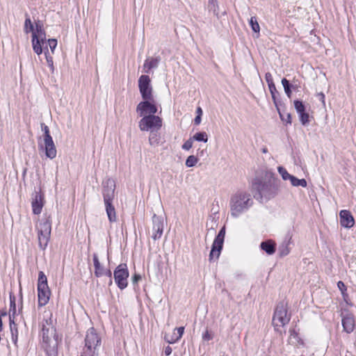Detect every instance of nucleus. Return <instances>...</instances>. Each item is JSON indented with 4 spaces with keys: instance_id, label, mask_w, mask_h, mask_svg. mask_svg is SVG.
Returning a JSON list of instances; mask_svg holds the SVG:
<instances>
[{
    "instance_id": "obj_1",
    "label": "nucleus",
    "mask_w": 356,
    "mask_h": 356,
    "mask_svg": "<svg viewBox=\"0 0 356 356\" xmlns=\"http://www.w3.org/2000/svg\"><path fill=\"white\" fill-rule=\"evenodd\" d=\"M281 184V180L275 177L273 174L267 181H262L258 178L254 179L252 184L254 197L260 200L263 197L267 200L275 197L280 191Z\"/></svg>"
},
{
    "instance_id": "obj_2",
    "label": "nucleus",
    "mask_w": 356,
    "mask_h": 356,
    "mask_svg": "<svg viewBox=\"0 0 356 356\" xmlns=\"http://www.w3.org/2000/svg\"><path fill=\"white\" fill-rule=\"evenodd\" d=\"M253 204L250 195L246 192L239 191L231 197L229 205L232 216L236 218L248 211Z\"/></svg>"
},
{
    "instance_id": "obj_3",
    "label": "nucleus",
    "mask_w": 356,
    "mask_h": 356,
    "mask_svg": "<svg viewBox=\"0 0 356 356\" xmlns=\"http://www.w3.org/2000/svg\"><path fill=\"white\" fill-rule=\"evenodd\" d=\"M115 183L113 179L108 178L103 182L102 195L106 214L111 222H115L117 220L115 209L112 203L115 197Z\"/></svg>"
},
{
    "instance_id": "obj_4",
    "label": "nucleus",
    "mask_w": 356,
    "mask_h": 356,
    "mask_svg": "<svg viewBox=\"0 0 356 356\" xmlns=\"http://www.w3.org/2000/svg\"><path fill=\"white\" fill-rule=\"evenodd\" d=\"M291 316L288 313V302L286 300L280 301L275 306L273 316L272 324L275 332L282 334L280 327H284L287 325Z\"/></svg>"
},
{
    "instance_id": "obj_5",
    "label": "nucleus",
    "mask_w": 356,
    "mask_h": 356,
    "mask_svg": "<svg viewBox=\"0 0 356 356\" xmlns=\"http://www.w3.org/2000/svg\"><path fill=\"white\" fill-rule=\"evenodd\" d=\"M84 341L86 353L89 356H97L102 345V338L93 327L87 330Z\"/></svg>"
},
{
    "instance_id": "obj_6",
    "label": "nucleus",
    "mask_w": 356,
    "mask_h": 356,
    "mask_svg": "<svg viewBox=\"0 0 356 356\" xmlns=\"http://www.w3.org/2000/svg\"><path fill=\"white\" fill-rule=\"evenodd\" d=\"M51 291L48 286L47 278L42 271H39L38 280V304L39 307L48 303Z\"/></svg>"
},
{
    "instance_id": "obj_7",
    "label": "nucleus",
    "mask_w": 356,
    "mask_h": 356,
    "mask_svg": "<svg viewBox=\"0 0 356 356\" xmlns=\"http://www.w3.org/2000/svg\"><path fill=\"white\" fill-rule=\"evenodd\" d=\"M51 231V220L48 216L44 222L40 223V229L38 230V245L40 249L45 250L50 239Z\"/></svg>"
},
{
    "instance_id": "obj_8",
    "label": "nucleus",
    "mask_w": 356,
    "mask_h": 356,
    "mask_svg": "<svg viewBox=\"0 0 356 356\" xmlns=\"http://www.w3.org/2000/svg\"><path fill=\"white\" fill-rule=\"evenodd\" d=\"M138 126L141 131H157L162 127V119L158 115H147L139 121Z\"/></svg>"
},
{
    "instance_id": "obj_9",
    "label": "nucleus",
    "mask_w": 356,
    "mask_h": 356,
    "mask_svg": "<svg viewBox=\"0 0 356 356\" xmlns=\"http://www.w3.org/2000/svg\"><path fill=\"white\" fill-rule=\"evenodd\" d=\"M129 275V273L126 264H120L115 268L113 272V277L115 282L120 289L123 290L127 288L128 285L127 279Z\"/></svg>"
},
{
    "instance_id": "obj_10",
    "label": "nucleus",
    "mask_w": 356,
    "mask_h": 356,
    "mask_svg": "<svg viewBox=\"0 0 356 356\" xmlns=\"http://www.w3.org/2000/svg\"><path fill=\"white\" fill-rule=\"evenodd\" d=\"M136 106V112L140 117L147 116V115H155L157 113L158 108L156 102L154 99H143Z\"/></svg>"
},
{
    "instance_id": "obj_11",
    "label": "nucleus",
    "mask_w": 356,
    "mask_h": 356,
    "mask_svg": "<svg viewBox=\"0 0 356 356\" xmlns=\"http://www.w3.org/2000/svg\"><path fill=\"white\" fill-rule=\"evenodd\" d=\"M138 88L143 99H152L153 88L148 75H141L139 77Z\"/></svg>"
},
{
    "instance_id": "obj_12",
    "label": "nucleus",
    "mask_w": 356,
    "mask_h": 356,
    "mask_svg": "<svg viewBox=\"0 0 356 356\" xmlns=\"http://www.w3.org/2000/svg\"><path fill=\"white\" fill-rule=\"evenodd\" d=\"M152 238L154 241L159 239L163 232L164 219L162 216L154 214L152 216Z\"/></svg>"
},
{
    "instance_id": "obj_13",
    "label": "nucleus",
    "mask_w": 356,
    "mask_h": 356,
    "mask_svg": "<svg viewBox=\"0 0 356 356\" xmlns=\"http://www.w3.org/2000/svg\"><path fill=\"white\" fill-rule=\"evenodd\" d=\"M224 239L225 238L223 237H220L219 236H216L209 254V259L210 261H212L214 259H218L223 247Z\"/></svg>"
},
{
    "instance_id": "obj_14",
    "label": "nucleus",
    "mask_w": 356,
    "mask_h": 356,
    "mask_svg": "<svg viewBox=\"0 0 356 356\" xmlns=\"http://www.w3.org/2000/svg\"><path fill=\"white\" fill-rule=\"evenodd\" d=\"M294 107L299 115L300 120L303 125H306L309 122V113L305 111V106L301 100L294 101Z\"/></svg>"
},
{
    "instance_id": "obj_15",
    "label": "nucleus",
    "mask_w": 356,
    "mask_h": 356,
    "mask_svg": "<svg viewBox=\"0 0 356 356\" xmlns=\"http://www.w3.org/2000/svg\"><path fill=\"white\" fill-rule=\"evenodd\" d=\"M340 225L346 228H351L355 224V220L351 213L348 210H341L339 213Z\"/></svg>"
},
{
    "instance_id": "obj_16",
    "label": "nucleus",
    "mask_w": 356,
    "mask_h": 356,
    "mask_svg": "<svg viewBox=\"0 0 356 356\" xmlns=\"http://www.w3.org/2000/svg\"><path fill=\"white\" fill-rule=\"evenodd\" d=\"M40 148L44 149L45 156L47 158L53 159L56 156L57 151L52 138L44 140V147L41 145Z\"/></svg>"
},
{
    "instance_id": "obj_17",
    "label": "nucleus",
    "mask_w": 356,
    "mask_h": 356,
    "mask_svg": "<svg viewBox=\"0 0 356 356\" xmlns=\"http://www.w3.org/2000/svg\"><path fill=\"white\" fill-rule=\"evenodd\" d=\"M44 205V197L40 192H35L32 201L33 213L38 215L41 213Z\"/></svg>"
},
{
    "instance_id": "obj_18",
    "label": "nucleus",
    "mask_w": 356,
    "mask_h": 356,
    "mask_svg": "<svg viewBox=\"0 0 356 356\" xmlns=\"http://www.w3.org/2000/svg\"><path fill=\"white\" fill-rule=\"evenodd\" d=\"M342 326L343 331L351 333L355 329V319L352 314H347L342 318Z\"/></svg>"
},
{
    "instance_id": "obj_19",
    "label": "nucleus",
    "mask_w": 356,
    "mask_h": 356,
    "mask_svg": "<svg viewBox=\"0 0 356 356\" xmlns=\"http://www.w3.org/2000/svg\"><path fill=\"white\" fill-rule=\"evenodd\" d=\"M46 43V40H41L38 34L33 32L32 34V46L35 54L40 55L42 53V46Z\"/></svg>"
},
{
    "instance_id": "obj_20",
    "label": "nucleus",
    "mask_w": 356,
    "mask_h": 356,
    "mask_svg": "<svg viewBox=\"0 0 356 356\" xmlns=\"http://www.w3.org/2000/svg\"><path fill=\"white\" fill-rule=\"evenodd\" d=\"M161 61L160 56L154 58H148L145 60L143 65V70L145 73H149L152 69L158 67L159 64Z\"/></svg>"
},
{
    "instance_id": "obj_21",
    "label": "nucleus",
    "mask_w": 356,
    "mask_h": 356,
    "mask_svg": "<svg viewBox=\"0 0 356 356\" xmlns=\"http://www.w3.org/2000/svg\"><path fill=\"white\" fill-rule=\"evenodd\" d=\"M282 84L284 87V92L289 98H291L292 95V90H298L299 85L296 84L295 81L290 83L286 78L282 79Z\"/></svg>"
},
{
    "instance_id": "obj_22",
    "label": "nucleus",
    "mask_w": 356,
    "mask_h": 356,
    "mask_svg": "<svg viewBox=\"0 0 356 356\" xmlns=\"http://www.w3.org/2000/svg\"><path fill=\"white\" fill-rule=\"evenodd\" d=\"M260 248L266 254L271 255L275 252L276 243L272 240H266L261 243Z\"/></svg>"
},
{
    "instance_id": "obj_23",
    "label": "nucleus",
    "mask_w": 356,
    "mask_h": 356,
    "mask_svg": "<svg viewBox=\"0 0 356 356\" xmlns=\"http://www.w3.org/2000/svg\"><path fill=\"white\" fill-rule=\"evenodd\" d=\"M92 257H93V263H94V266H95V275L97 277H99L104 275V269L100 264L97 254L94 253Z\"/></svg>"
},
{
    "instance_id": "obj_24",
    "label": "nucleus",
    "mask_w": 356,
    "mask_h": 356,
    "mask_svg": "<svg viewBox=\"0 0 356 356\" xmlns=\"http://www.w3.org/2000/svg\"><path fill=\"white\" fill-rule=\"evenodd\" d=\"M10 321V330L11 332V338L13 342L16 344L18 337L17 325L14 321V318H9Z\"/></svg>"
},
{
    "instance_id": "obj_25",
    "label": "nucleus",
    "mask_w": 356,
    "mask_h": 356,
    "mask_svg": "<svg viewBox=\"0 0 356 356\" xmlns=\"http://www.w3.org/2000/svg\"><path fill=\"white\" fill-rule=\"evenodd\" d=\"M16 314V298L15 296L10 293V309H9V318H14Z\"/></svg>"
},
{
    "instance_id": "obj_26",
    "label": "nucleus",
    "mask_w": 356,
    "mask_h": 356,
    "mask_svg": "<svg viewBox=\"0 0 356 356\" xmlns=\"http://www.w3.org/2000/svg\"><path fill=\"white\" fill-rule=\"evenodd\" d=\"M289 180L291 181V185L293 186H302L305 188L307 185L305 179H298L293 175H291Z\"/></svg>"
},
{
    "instance_id": "obj_27",
    "label": "nucleus",
    "mask_w": 356,
    "mask_h": 356,
    "mask_svg": "<svg viewBox=\"0 0 356 356\" xmlns=\"http://www.w3.org/2000/svg\"><path fill=\"white\" fill-rule=\"evenodd\" d=\"M193 140L207 143L208 141V135L204 131L197 132L193 137Z\"/></svg>"
},
{
    "instance_id": "obj_28",
    "label": "nucleus",
    "mask_w": 356,
    "mask_h": 356,
    "mask_svg": "<svg viewBox=\"0 0 356 356\" xmlns=\"http://www.w3.org/2000/svg\"><path fill=\"white\" fill-rule=\"evenodd\" d=\"M208 9L210 12H213V13L218 17V4L217 0H209Z\"/></svg>"
},
{
    "instance_id": "obj_29",
    "label": "nucleus",
    "mask_w": 356,
    "mask_h": 356,
    "mask_svg": "<svg viewBox=\"0 0 356 356\" xmlns=\"http://www.w3.org/2000/svg\"><path fill=\"white\" fill-rule=\"evenodd\" d=\"M38 35V38H41V40H46V33L44 30L43 29V26L40 22L35 24V31H34Z\"/></svg>"
},
{
    "instance_id": "obj_30",
    "label": "nucleus",
    "mask_w": 356,
    "mask_h": 356,
    "mask_svg": "<svg viewBox=\"0 0 356 356\" xmlns=\"http://www.w3.org/2000/svg\"><path fill=\"white\" fill-rule=\"evenodd\" d=\"M149 142L151 145H157L159 143V136L156 130L150 131Z\"/></svg>"
},
{
    "instance_id": "obj_31",
    "label": "nucleus",
    "mask_w": 356,
    "mask_h": 356,
    "mask_svg": "<svg viewBox=\"0 0 356 356\" xmlns=\"http://www.w3.org/2000/svg\"><path fill=\"white\" fill-rule=\"evenodd\" d=\"M24 32L28 33L29 32H34V26L31 22L30 17L26 15V17L24 22Z\"/></svg>"
},
{
    "instance_id": "obj_32",
    "label": "nucleus",
    "mask_w": 356,
    "mask_h": 356,
    "mask_svg": "<svg viewBox=\"0 0 356 356\" xmlns=\"http://www.w3.org/2000/svg\"><path fill=\"white\" fill-rule=\"evenodd\" d=\"M268 88L270 90V92L272 96V99L273 101V103L276 107H277V97L276 95H279V92H277L275 83L270 84L268 86Z\"/></svg>"
},
{
    "instance_id": "obj_33",
    "label": "nucleus",
    "mask_w": 356,
    "mask_h": 356,
    "mask_svg": "<svg viewBox=\"0 0 356 356\" xmlns=\"http://www.w3.org/2000/svg\"><path fill=\"white\" fill-rule=\"evenodd\" d=\"M276 108L277 109V111L279 113V115H280V117L281 120L283 122H286V124H291V114L289 113H281L280 111L279 107L277 106Z\"/></svg>"
},
{
    "instance_id": "obj_34",
    "label": "nucleus",
    "mask_w": 356,
    "mask_h": 356,
    "mask_svg": "<svg viewBox=\"0 0 356 356\" xmlns=\"http://www.w3.org/2000/svg\"><path fill=\"white\" fill-rule=\"evenodd\" d=\"M197 162L198 159L194 155H191L186 159L185 164L187 167L192 168L195 166Z\"/></svg>"
},
{
    "instance_id": "obj_35",
    "label": "nucleus",
    "mask_w": 356,
    "mask_h": 356,
    "mask_svg": "<svg viewBox=\"0 0 356 356\" xmlns=\"http://www.w3.org/2000/svg\"><path fill=\"white\" fill-rule=\"evenodd\" d=\"M250 25L254 33H259L260 27L255 17L250 18Z\"/></svg>"
},
{
    "instance_id": "obj_36",
    "label": "nucleus",
    "mask_w": 356,
    "mask_h": 356,
    "mask_svg": "<svg viewBox=\"0 0 356 356\" xmlns=\"http://www.w3.org/2000/svg\"><path fill=\"white\" fill-rule=\"evenodd\" d=\"M277 170L284 180H289L291 175H290L284 167L279 166Z\"/></svg>"
},
{
    "instance_id": "obj_37",
    "label": "nucleus",
    "mask_w": 356,
    "mask_h": 356,
    "mask_svg": "<svg viewBox=\"0 0 356 356\" xmlns=\"http://www.w3.org/2000/svg\"><path fill=\"white\" fill-rule=\"evenodd\" d=\"M49 328L46 327L44 325H42V341L44 343H48L50 340V337L49 335Z\"/></svg>"
},
{
    "instance_id": "obj_38",
    "label": "nucleus",
    "mask_w": 356,
    "mask_h": 356,
    "mask_svg": "<svg viewBox=\"0 0 356 356\" xmlns=\"http://www.w3.org/2000/svg\"><path fill=\"white\" fill-rule=\"evenodd\" d=\"M40 126L42 131L44 132V140L52 138V137L50 135L49 127L44 123H41Z\"/></svg>"
},
{
    "instance_id": "obj_39",
    "label": "nucleus",
    "mask_w": 356,
    "mask_h": 356,
    "mask_svg": "<svg viewBox=\"0 0 356 356\" xmlns=\"http://www.w3.org/2000/svg\"><path fill=\"white\" fill-rule=\"evenodd\" d=\"M289 332L291 338L295 339L298 344H303L302 340L300 338L298 333L296 332L294 329L290 330Z\"/></svg>"
},
{
    "instance_id": "obj_40",
    "label": "nucleus",
    "mask_w": 356,
    "mask_h": 356,
    "mask_svg": "<svg viewBox=\"0 0 356 356\" xmlns=\"http://www.w3.org/2000/svg\"><path fill=\"white\" fill-rule=\"evenodd\" d=\"M279 253L281 257H284L289 253V249L287 245L282 244L279 248Z\"/></svg>"
},
{
    "instance_id": "obj_41",
    "label": "nucleus",
    "mask_w": 356,
    "mask_h": 356,
    "mask_svg": "<svg viewBox=\"0 0 356 356\" xmlns=\"http://www.w3.org/2000/svg\"><path fill=\"white\" fill-rule=\"evenodd\" d=\"M177 332L179 334V336L175 339H173L172 341H170V340H168V339H167L165 338V340L167 341V342H168L169 343H175L177 341H178L182 337V335H183V334L184 332V327H177Z\"/></svg>"
},
{
    "instance_id": "obj_42",
    "label": "nucleus",
    "mask_w": 356,
    "mask_h": 356,
    "mask_svg": "<svg viewBox=\"0 0 356 356\" xmlns=\"http://www.w3.org/2000/svg\"><path fill=\"white\" fill-rule=\"evenodd\" d=\"M337 286L339 289L341 291L345 301H346V296H347V294H345V291H346V286L345 284L342 281H339L337 282Z\"/></svg>"
},
{
    "instance_id": "obj_43",
    "label": "nucleus",
    "mask_w": 356,
    "mask_h": 356,
    "mask_svg": "<svg viewBox=\"0 0 356 356\" xmlns=\"http://www.w3.org/2000/svg\"><path fill=\"white\" fill-rule=\"evenodd\" d=\"M193 140L191 137L182 145V149L184 150H189L193 147Z\"/></svg>"
},
{
    "instance_id": "obj_44",
    "label": "nucleus",
    "mask_w": 356,
    "mask_h": 356,
    "mask_svg": "<svg viewBox=\"0 0 356 356\" xmlns=\"http://www.w3.org/2000/svg\"><path fill=\"white\" fill-rule=\"evenodd\" d=\"M44 54H45V57H46V60L48 63V65L51 68L54 69L53 58L49 55L48 50H47V51L44 52Z\"/></svg>"
},
{
    "instance_id": "obj_45",
    "label": "nucleus",
    "mask_w": 356,
    "mask_h": 356,
    "mask_svg": "<svg viewBox=\"0 0 356 356\" xmlns=\"http://www.w3.org/2000/svg\"><path fill=\"white\" fill-rule=\"evenodd\" d=\"M47 43L51 49L52 53H54L55 48L57 45V40L56 39H49Z\"/></svg>"
},
{
    "instance_id": "obj_46",
    "label": "nucleus",
    "mask_w": 356,
    "mask_h": 356,
    "mask_svg": "<svg viewBox=\"0 0 356 356\" xmlns=\"http://www.w3.org/2000/svg\"><path fill=\"white\" fill-rule=\"evenodd\" d=\"M213 334L209 332L208 330H206V332L202 334V339L204 341H210L213 339Z\"/></svg>"
},
{
    "instance_id": "obj_47",
    "label": "nucleus",
    "mask_w": 356,
    "mask_h": 356,
    "mask_svg": "<svg viewBox=\"0 0 356 356\" xmlns=\"http://www.w3.org/2000/svg\"><path fill=\"white\" fill-rule=\"evenodd\" d=\"M265 79L268 83V86L274 83L273 76L270 72H266L265 74Z\"/></svg>"
},
{
    "instance_id": "obj_48",
    "label": "nucleus",
    "mask_w": 356,
    "mask_h": 356,
    "mask_svg": "<svg viewBox=\"0 0 356 356\" xmlns=\"http://www.w3.org/2000/svg\"><path fill=\"white\" fill-rule=\"evenodd\" d=\"M104 275H105L106 276H107L109 278L108 286H111L113 284V281H112V273H111V270H104Z\"/></svg>"
},
{
    "instance_id": "obj_49",
    "label": "nucleus",
    "mask_w": 356,
    "mask_h": 356,
    "mask_svg": "<svg viewBox=\"0 0 356 356\" xmlns=\"http://www.w3.org/2000/svg\"><path fill=\"white\" fill-rule=\"evenodd\" d=\"M141 276L138 274H134L131 278L133 284H137L138 282L141 280Z\"/></svg>"
},
{
    "instance_id": "obj_50",
    "label": "nucleus",
    "mask_w": 356,
    "mask_h": 356,
    "mask_svg": "<svg viewBox=\"0 0 356 356\" xmlns=\"http://www.w3.org/2000/svg\"><path fill=\"white\" fill-rule=\"evenodd\" d=\"M48 356H58L57 350L54 348L52 349H47Z\"/></svg>"
},
{
    "instance_id": "obj_51",
    "label": "nucleus",
    "mask_w": 356,
    "mask_h": 356,
    "mask_svg": "<svg viewBox=\"0 0 356 356\" xmlns=\"http://www.w3.org/2000/svg\"><path fill=\"white\" fill-rule=\"evenodd\" d=\"M201 120H202V115H197L196 117L194 119V124L195 125H198V124H200Z\"/></svg>"
},
{
    "instance_id": "obj_52",
    "label": "nucleus",
    "mask_w": 356,
    "mask_h": 356,
    "mask_svg": "<svg viewBox=\"0 0 356 356\" xmlns=\"http://www.w3.org/2000/svg\"><path fill=\"white\" fill-rule=\"evenodd\" d=\"M217 236L225 238V227L223 226L219 231Z\"/></svg>"
},
{
    "instance_id": "obj_53",
    "label": "nucleus",
    "mask_w": 356,
    "mask_h": 356,
    "mask_svg": "<svg viewBox=\"0 0 356 356\" xmlns=\"http://www.w3.org/2000/svg\"><path fill=\"white\" fill-rule=\"evenodd\" d=\"M172 348L169 346H166L164 350V353L165 355L168 356L172 353Z\"/></svg>"
},
{
    "instance_id": "obj_54",
    "label": "nucleus",
    "mask_w": 356,
    "mask_h": 356,
    "mask_svg": "<svg viewBox=\"0 0 356 356\" xmlns=\"http://www.w3.org/2000/svg\"><path fill=\"white\" fill-rule=\"evenodd\" d=\"M317 97H318L319 100L321 101L323 104H325V95L323 92H319L317 94Z\"/></svg>"
},
{
    "instance_id": "obj_55",
    "label": "nucleus",
    "mask_w": 356,
    "mask_h": 356,
    "mask_svg": "<svg viewBox=\"0 0 356 356\" xmlns=\"http://www.w3.org/2000/svg\"><path fill=\"white\" fill-rule=\"evenodd\" d=\"M196 113H197V115H202V110L201 107L199 106L197 108Z\"/></svg>"
},
{
    "instance_id": "obj_56",
    "label": "nucleus",
    "mask_w": 356,
    "mask_h": 356,
    "mask_svg": "<svg viewBox=\"0 0 356 356\" xmlns=\"http://www.w3.org/2000/svg\"><path fill=\"white\" fill-rule=\"evenodd\" d=\"M7 315L6 312H0V318H2L3 316H6Z\"/></svg>"
},
{
    "instance_id": "obj_57",
    "label": "nucleus",
    "mask_w": 356,
    "mask_h": 356,
    "mask_svg": "<svg viewBox=\"0 0 356 356\" xmlns=\"http://www.w3.org/2000/svg\"><path fill=\"white\" fill-rule=\"evenodd\" d=\"M3 329V322H2V318H0V332Z\"/></svg>"
},
{
    "instance_id": "obj_58",
    "label": "nucleus",
    "mask_w": 356,
    "mask_h": 356,
    "mask_svg": "<svg viewBox=\"0 0 356 356\" xmlns=\"http://www.w3.org/2000/svg\"><path fill=\"white\" fill-rule=\"evenodd\" d=\"M267 152H268L267 148L264 147V148L262 149V152L263 153H267Z\"/></svg>"
}]
</instances>
